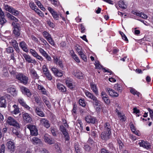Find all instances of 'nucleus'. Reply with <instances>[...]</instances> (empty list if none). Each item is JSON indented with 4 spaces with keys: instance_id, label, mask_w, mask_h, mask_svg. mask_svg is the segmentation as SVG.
Listing matches in <instances>:
<instances>
[{
    "instance_id": "obj_1",
    "label": "nucleus",
    "mask_w": 153,
    "mask_h": 153,
    "mask_svg": "<svg viewBox=\"0 0 153 153\" xmlns=\"http://www.w3.org/2000/svg\"><path fill=\"white\" fill-rule=\"evenodd\" d=\"M16 78L23 84L26 85L28 82V77L22 73H19L16 75Z\"/></svg>"
},
{
    "instance_id": "obj_2",
    "label": "nucleus",
    "mask_w": 153,
    "mask_h": 153,
    "mask_svg": "<svg viewBox=\"0 0 153 153\" xmlns=\"http://www.w3.org/2000/svg\"><path fill=\"white\" fill-rule=\"evenodd\" d=\"M13 26V33L16 37H18L19 36L20 34V28L18 23L13 22L12 24Z\"/></svg>"
},
{
    "instance_id": "obj_3",
    "label": "nucleus",
    "mask_w": 153,
    "mask_h": 153,
    "mask_svg": "<svg viewBox=\"0 0 153 153\" xmlns=\"http://www.w3.org/2000/svg\"><path fill=\"white\" fill-rule=\"evenodd\" d=\"M7 122L10 126L16 127L17 128H20L19 123L13 118L10 116L9 117L7 118Z\"/></svg>"
},
{
    "instance_id": "obj_4",
    "label": "nucleus",
    "mask_w": 153,
    "mask_h": 153,
    "mask_svg": "<svg viewBox=\"0 0 153 153\" xmlns=\"http://www.w3.org/2000/svg\"><path fill=\"white\" fill-rule=\"evenodd\" d=\"M27 128L30 130L32 135L36 136L38 135V130L35 126L28 125L27 126Z\"/></svg>"
},
{
    "instance_id": "obj_5",
    "label": "nucleus",
    "mask_w": 153,
    "mask_h": 153,
    "mask_svg": "<svg viewBox=\"0 0 153 153\" xmlns=\"http://www.w3.org/2000/svg\"><path fill=\"white\" fill-rule=\"evenodd\" d=\"M6 145L11 153H13L14 152L15 149V144L13 140L8 141Z\"/></svg>"
},
{
    "instance_id": "obj_6",
    "label": "nucleus",
    "mask_w": 153,
    "mask_h": 153,
    "mask_svg": "<svg viewBox=\"0 0 153 153\" xmlns=\"http://www.w3.org/2000/svg\"><path fill=\"white\" fill-rule=\"evenodd\" d=\"M59 128L60 131L64 136L65 140H69L70 139V137L65 128L63 125H61L60 126Z\"/></svg>"
},
{
    "instance_id": "obj_7",
    "label": "nucleus",
    "mask_w": 153,
    "mask_h": 153,
    "mask_svg": "<svg viewBox=\"0 0 153 153\" xmlns=\"http://www.w3.org/2000/svg\"><path fill=\"white\" fill-rule=\"evenodd\" d=\"M22 116L24 121L26 123H30L32 121L30 115L28 113L22 112Z\"/></svg>"
},
{
    "instance_id": "obj_8",
    "label": "nucleus",
    "mask_w": 153,
    "mask_h": 153,
    "mask_svg": "<svg viewBox=\"0 0 153 153\" xmlns=\"http://www.w3.org/2000/svg\"><path fill=\"white\" fill-rule=\"evenodd\" d=\"M111 133L107 131H103L101 134V137L102 140L106 141L109 140L111 137Z\"/></svg>"
},
{
    "instance_id": "obj_9",
    "label": "nucleus",
    "mask_w": 153,
    "mask_h": 153,
    "mask_svg": "<svg viewBox=\"0 0 153 153\" xmlns=\"http://www.w3.org/2000/svg\"><path fill=\"white\" fill-rule=\"evenodd\" d=\"M138 144L141 147L147 149H150L151 146L149 143L147 141H144L143 140H140L138 141Z\"/></svg>"
},
{
    "instance_id": "obj_10",
    "label": "nucleus",
    "mask_w": 153,
    "mask_h": 153,
    "mask_svg": "<svg viewBox=\"0 0 153 153\" xmlns=\"http://www.w3.org/2000/svg\"><path fill=\"white\" fill-rule=\"evenodd\" d=\"M26 61L28 63H32L35 64L36 63V61L35 59H33L29 55L26 53H24L23 54Z\"/></svg>"
},
{
    "instance_id": "obj_11",
    "label": "nucleus",
    "mask_w": 153,
    "mask_h": 153,
    "mask_svg": "<svg viewBox=\"0 0 153 153\" xmlns=\"http://www.w3.org/2000/svg\"><path fill=\"white\" fill-rule=\"evenodd\" d=\"M44 139L45 141L49 144H52L54 143V140L51 138V136L47 134H45Z\"/></svg>"
},
{
    "instance_id": "obj_12",
    "label": "nucleus",
    "mask_w": 153,
    "mask_h": 153,
    "mask_svg": "<svg viewBox=\"0 0 153 153\" xmlns=\"http://www.w3.org/2000/svg\"><path fill=\"white\" fill-rule=\"evenodd\" d=\"M18 101L19 103L22 106L26 108L27 110L30 111L32 108L29 107L26 104L24 100L22 98H19L18 99Z\"/></svg>"
},
{
    "instance_id": "obj_13",
    "label": "nucleus",
    "mask_w": 153,
    "mask_h": 153,
    "mask_svg": "<svg viewBox=\"0 0 153 153\" xmlns=\"http://www.w3.org/2000/svg\"><path fill=\"white\" fill-rule=\"evenodd\" d=\"M48 10L51 14L52 16L54 19L58 20L59 19V15L51 7H48Z\"/></svg>"
},
{
    "instance_id": "obj_14",
    "label": "nucleus",
    "mask_w": 153,
    "mask_h": 153,
    "mask_svg": "<svg viewBox=\"0 0 153 153\" xmlns=\"http://www.w3.org/2000/svg\"><path fill=\"white\" fill-rule=\"evenodd\" d=\"M10 44L13 46L17 53L20 52V50L18 46V44L15 40H12L10 42Z\"/></svg>"
},
{
    "instance_id": "obj_15",
    "label": "nucleus",
    "mask_w": 153,
    "mask_h": 153,
    "mask_svg": "<svg viewBox=\"0 0 153 153\" xmlns=\"http://www.w3.org/2000/svg\"><path fill=\"white\" fill-rule=\"evenodd\" d=\"M29 70L30 74L33 78L37 79H39V76L36 71L34 68H30Z\"/></svg>"
},
{
    "instance_id": "obj_16",
    "label": "nucleus",
    "mask_w": 153,
    "mask_h": 153,
    "mask_svg": "<svg viewBox=\"0 0 153 153\" xmlns=\"http://www.w3.org/2000/svg\"><path fill=\"white\" fill-rule=\"evenodd\" d=\"M40 122V123L46 128H48L50 127L49 121L45 118H41Z\"/></svg>"
},
{
    "instance_id": "obj_17",
    "label": "nucleus",
    "mask_w": 153,
    "mask_h": 153,
    "mask_svg": "<svg viewBox=\"0 0 153 153\" xmlns=\"http://www.w3.org/2000/svg\"><path fill=\"white\" fill-rule=\"evenodd\" d=\"M19 46L23 51L26 53L28 52L27 45L24 41H22L19 43Z\"/></svg>"
},
{
    "instance_id": "obj_18",
    "label": "nucleus",
    "mask_w": 153,
    "mask_h": 153,
    "mask_svg": "<svg viewBox=\"0 0 153 153\" xmlns=\"http://www.w3.org/2000/svg\"><path fill=\"white\" fill-rule=\"evenodd\" d=\"M20 89L22 93L26 94L28 97H30L31 95V92L27 88L24 86H22L20 87Z\"/></svg>"
},
{
    "instance_id": "obj_19",
    "label": "nucleus",
    "mask_w": 153,
    "mask_h": 153,
    "mask_svg": "<svg viewBox=\"0 0 153 153\" xmlns=\"http://www.w3.org/2000/svg\"><path fill=\"white\" fill-rule=\"evenodd\" d=\"M75 77L79 79H82L83 76V74L78 70L75 69L72 73Z\"/></svg>"
},
{
    "instance_id": "obj_20",
    "label": "nucleus",
    "mask_w": 153,
    "mask_h": 153,
    "mask_svg": "<svg viewBox=\"0 0 153 153\" xmlns=\"http://www.w3.org/2000/svg\"><path fill=\"white\" fill-rule=\"evenodd\" d=\"M5 96L0 97V107L5 108L7 106V102Z\"/></svg>"
},
{
    "instance_id": "obj_21",
    "label": "nucleus",
    "mask_w": 153,
    "mask_h": 153,
    "mask_svg": "<svg viewBox=\"0 0 153 153\" xmlns=\"http://www.w3.org/2000/svg\"><path fill=\"white\" fill-rule=\"evenodd\" d=\"M53 58L54 62L56 65H59L61 68H63V65L62 61L59 59L56 56H54Z\"/></svg>"
},
{
    "instance_id": "obj_22",
    "label": "nucleus",
    "mask_w": 153,
    "mask_h": 153,
    "mask_svg": "<svg viewBox=\"0 0 153 153\" xmlns=\"http://www.w3.org/2000/svg\"><path fill=\"white\" fill-rule=\"evenodd\" d=\"M86 121L88 123L94 124L95 123L96 119L90 115H88L85 117Z\"/></svg>"
},
{
    "instance_id": "obj_23",
    "label": "nucleus",
    "mask_w": 153,
    "mask_h": 153,
    "mask_svg": "<svg viewBox=\"0 0 153 153\" xmlns=\"http://www.w3.org/2000/svg\"><path fill=\"white\" fill-rule=\"evenodd\" d=\"M107 91H108L109 95L111 97H116L119 96V94L112 89L110 88H107Z\"/></svg>"
},
{
    "instance_id": "obj_24",
    "label": "nucleus",
    "mask_w": 153,
    "mask_h": 153,
    "mask_svg": "<svg viewBox=\"0 0 153 153\" xmlns=\"http://www.w3.org/2000/svg\"><path fill=\"white\" fill-rule=\"evenodd\" d=\"M37 88L39 90L41 91V92L43 94L47 96L48 95V91L42 86L38 84Z\"/></svg>"
},
{
    "instance_id": "obj_25",
    "label": "nucleus",
    "mask_w": 153,
    "mask_h": 153,
    "mask_svg": "<svg viewBox=\"0 0 153 153\" xmlns=\"http://www.w3.org/2000/svg\"><path fill=\"white\" fill-rule=\"evenodd\" d=\"M104 131H107L111 133V127L108 122L105 123L103 126Z\"/></svg>"
},
{
    "instance_id": "obj_26",
    "label": "nucleus",
    "mask_w": 153,
    "mask_h": 153,
    "mask_svg": "<svg viewBox=\"0 0 153 153\" xmlns=\"http://www.w3.org/2000/svg\"><path fill=\"white\" fill-rule=\"evenodd\" d=\"M90 86L91 89L94 94L97 95H98V91L97 88V85L93 82H91L90 83Z\"/></svg>"
},
{
    "instance_id": "obj_27",
    "label": "nucleus",
    "mask_w": 153,
    "mask_h": 153,
    "mask_svg": "<svg viewBox=\"0 0 153 153\" xmlns=\"http://www.w3.org/2000/svg\"><path fill=\"white\" fill-rule=\"evenodd\" d=\"M57 88L59 90L63 93H65L66 92V90L65 87L62 84L58 83L57 85Z\"/></svg>"
},
{
    "instance_id": "obj_28",
    "label": "nucleus",
    "mask_w": 153,
    "mask_h": 153,
    "mask_svg": "<svg viewBox=\"0 0 153 153\" xmlns=\"http://www.w3.org/2000/svg\"><path fill=\"white\" fill-rule=\"evenodd\" d=\"M65 83L68 87L71 89L73 90L74 88V85L72 83V81L69 79H66Z\"/></svg>"
},
{
    "instance_id": "obj_29",
    "label": "nucleus",
    "mask_w": 153,
    "mask_h": 153,
    "mask_svg": "<svg viewBox=\"0 0 153 153\" xmlns=\"http://www.w3.org/2000/svg\"><path fill=\"white\" fill-rule=\"evenodd\" d=\"M42 98L48 108L49 109H50L51 108V105L48 99V98L44 96H42Z\"/></svg>"
},
{
    "instance_id": "obj_30",
    "label": "nucleus",
    "mask_w": 153,
    "mask_h": 153,
    "mask_svg": "<svg viewBox=\"0 0 153 153\" xmlns=\"http://www.w3.org/2000/svg\"><path fill=\"white\" fill-rule=\"evenodd\" d=\"M85 94L88 97L91 99L92 101L97 98L92 93L88 91H85Z\"/></svg>"
},
{
    "instance_id": "obj_31",
    "label": "nucleus",
    "mask_w": 153,
    "mask_h": 153,
    "mask_svg": "<svg viewBox=\"0 0 153 153\" xmlns=\"http://www.w3.org/2000/svg\"><path fill=\"white\" fill-rule=\"evenodd\" d=\"M35 111L37 114L39 116L42 117H45V114L38 107H36Z\"/></svg>"
},
{
    "instance_id": "obj_32",
    "label": "nucleus",
    "mask_w": 153,
    "mask_h": 153,
    "mask_svg": "<svg viewBox=\"0 0 153 153\" xmlns=\"http://www.w3.org/2000/svg\"><path fill=\"white\" fill-rule=\"evenodd\" d=\"M94 106L96 107L97 108L100 109V102L98 100L97 98L94 100L92 102Z\"/></svg>"
},
{
    "instance_id": "obj_33",
    "label": "nucleus",
    "mask_w": 153,
    "mask_h": 153,
    "mask_svg": "<svg viewBox=\"0 0 153 153\" xmlns=\"http://www.w3.org/2000/svg\"><path fill=\"white\" fill-rule=\"evenodd\" d=\"M7 91L8 93H10L13 96H16V92L15 88L12 87H10L7 89Z\"/></svg>"
},
{
    "instance_id": "obj_34",
    "label": "nucleus",
    "mask_w": 153,
    "mask_h": 153,
    "mask_svg": "<svg viewBox=\"0 0 153 153\" xmlns=\"http://www.w3.org/2000/svg\"><path fill=\"white\" fill-rule=\"evenodd\" d=\"M70 54L72 57V58L75 60L77 62H80L79 58L74 53V51H71L70 52Z\"/></svg>"
},
{
    "instance_id": "obj_35",
    "label": "nucleus",
    "mask_w": 153,
    "mask_h": 153,
    "mask_svg": "<svg viewBox=\"0 0 153 153\" xmlns=\"http://www.w3.org/2000/svg\"><path fill=\"white\" fill-rule=\"evenodd\" d=\"M7 17L10 19L13 20L15 22H17L18 21V19L15 17L13 16L9 13H7Z\"/></svg>"
},
{
    "instance_id": "obj_36",
    "label": "nucleus",
    "mask_w": 153,
    "mask_h": 153,
    "mask_svg": "<svg viewBox=\"0 0 153 153\" xmlns=\"http://www.w3.org/2000/svg\"><path fill=\"white\" fill-rule=\"evenodd\" d=\"M130 92L134 95H137L138 97H140L141 95V94L138 92H137L135 89L133 88H130Z\"/></svg>"
},
{
    "instance_id": "obj_37",
    "label": "nucleus",
    "mask_w": 153,
    "mask_h": 153,
    "mask_svg": "<svg viewBox=\"0 0 153 153\" xmlns=\"http://www.w3.org/2000/svg\"><path fill=\"white\" fill-rule=\"evenodd\" d=\"M13 108H14L13 111H12V113L14 114H17L19 112V110L18 106L16 105H14L13 106Z\"/></svg>"
},
{
    "instance_id": "obj_38",
    "label": "nucleus",
    "mask_w": 153,
    "mask_h": 153,
    "mask_svg": "<svg viewBox=\"0 0 153 153\" xmlns=\"http://www.w3.org/2000/svg\"><path fill=\"white\" fill-rule=\"evenodd\" d=\"M74 148L76 153H81V149L79 147V145L78 143H76L74 144Z\"/></svg>"
},
{
    "instance_id": "obj_39",
    "label": "nucleus",
    "mask_w": 153,
    "mask_h": 153,
    "mask_svg": "<svg viewBox=\"0 0 153 153\" xmlns=\"http://www.w3.org/2000/svg\"><path fill=\"white\" fill-rule=\"evenodd\" d=\"M118 4L119 7L122 9H125L126 8V5L123 1H119Z\"/></svg>"
},
{
    "instance_id": "obj_40",
    "label": "nucleus",
    "mask_w": 153,
    "mask_h": 153,
    "mask_svg": "<svg viewBox=\"0 0 153 153\" xmlns=\"http://www.w3.org/2000/svg\"><path fill=\"white\" fill-rule=\"evenodd\" d=\"M7 22V20L5 18V16L0 17V24L3 25Z\"/></svg>"
},
{
    "instance_id": "obj_41",
    "label": "nucleus",
    "mask_w": 153,
    "mask_h": 153,
    "mask_svg": "<svg viewBox=\"0 0 153 153\" xmlns=\"http://www.w3.org/2000/svg\"><path fill=\"white\" fill-rule=\"evenodd\" d=\"M4 9L7 11L10 12L13 7L8 5L7 4H4Z\"/></svg>"
},
{
    "instance_id": "obj_42",
    "label": "nucleus",
    "mask_w": 153,
    "mask_h": 153,
    "mask_svg": "<svg viewBox=\"0 0 153 153\" xmlns=\"http://www.w3.org/2000/svg\"><path fill=\"white\" fill-rule=\"evenodd\" d=\"M10 13L15 16H17L19 14V12L13 8Z\"/></svg>"
},
{
    "instance_id": "obj_43",
    "label": "nucleus",
    "mask_w": 153,
    "mask_h": 153,
    "mask_svg": "<svg viewBox=\"0 0 153 153\" xmlns=\"http://www.w3.org/2000/svg\"><path fill=\"white\" fill-rule=\"evenodd\" d=\"M43 35L46 39L51 36V35L46 31H45L43 32Z\"/></svg>"
},
{
    "instance_id": "obj_44",
    "label": "nucleus",
    "mask_w": 153,
    "mask_h": 153,
    "mask_svg": "<svg viewBox=\"0 0 153 153\" xmlns=\"http://www.w3.org/2000/svg\"><path fill=\"white\" fill-rule=\"evenodd\" d=\"M114 88L115 90L118 91L119 92H121V86L120 85L118 84H115L114 86Z\"/></svg>"
},
{
    "instance_id": "obj_45",
    "label": "nucleus",
    "mask_w": 153,
    "mask_h": 153,
    "mask_svg": "<svg viewBox=\"0 0 153 153\" xmlns=\"http://www.w3.org/2000/svg\"><path fill=\"white\" fill-rule=\"evenodd\" d=\"M102 100L106 104H108L109 103L110 100L107 96H103L102 97Z\"/></svg>"
},
{
    "instance_id": "obj_46",
    "label": "nucleus",
    "mask_w": 153,
    "mask_h": 153,
    "mask_svg": "<svg viewBox=\"0 0 153 153\" xmlns=\"http://www.w3.org/2000/svg\"><path fill=\"white\" fill-rule=\"evenodd\" d=\"M32 141L34 143H36V144L39 143L41 142V140L36 137H33L32 138Z\"/></svg>"
},
{
    "instance_id": "obj_47",
    "label": "nucleus",
    "mask_w": 153,
    "mask_h": 153,
    "mask_svg": "<svg viewBox=\"0 0 153 153\" xmlns=\"http://www.w3.org/2000/svg\"><path fill=\"white\" fill-rule=\"evenodd\" d=\"M6 52L8 53H13L14 51L13 48L12 47H8L6 48Z\"/></svg>"
},
{
    "instance_id": "obj_48",
    "label": "nucleus",
    "mask_w": 153,
    "mask_h": 153,
    "mask_svg": "<svg viewBox=\"0 0 153 153\" xmlns=\"http://www.w3.org/2000/svg\"><path fill=\"white\" fill-rule=\"evenodd\" d=\"M30 53L34 57L36 56L38 54L35 50L32 49L30 50Z\"/></svg>"
},
{
    "instance_id": "obj_49",
    "label": "nucleus",
    "mask_w": 153,
    "mask_h": 153,
    "mask_svg": "<svg viewBox=\"0 0 153 153\" xmlns=\"http://www.w3.org/2000/svg\"><path fill=\"white\" fill-rule=\"evenodd\" d=\"M79 103L80 105L83 107H85V101L83 99H80L79 101Z\"/></svg>"
},
{
    "instance_id": "obj_50",
    "label": "nucleus",
    "mask_w": 153,
    "mask_h": 153,
    "mask_svg": "<svg viewBox=\"0 0 153 153\" xmlns=\"http://www.w3.org/2000/svg\"><path fill=\"white\" fill-rule=\"evenodd\" d=\"M29 6L32 10H34L37 8V6L33 2H30V3Z\"/></svg>"
},
{
    "instance_id": "obj_51",
    "label": "nucleus",
    "mask_w": 153,
    "mask_h": 153,
    "mask_svg": "<svg viewBox=\"0 0 153 153\" xmlns=\"http://www.w3.org/2000/svg\"><path fill=\"white\" fill-rule=\"evenodd\" d=\"M49 43L51 44L52 46H54L55 45L54 42V41L53 40L51 36L48 39H47Z\"/></svg>"
},
{
    "instance_id": "obj_52",
    "label": "nucleus",
    "mask_w": 153,
    "mask_h": 153,
    "mask_svg": "<svg viewBox=\"0 0 153 153\" xmlns=\"http://www.w3.org/2000/svg\"><path fill=\"white\" fill-rule=\"evenodd\" d=\"M80 56L81 58L83 59L85 62H86L87 61V57L82 52L79 55Z\"/></svg>"
},
{
    "instance_id": "obj_53",
    "label": "nucleus",
    "mask_w": 153,
    "mask_h": 153,
    "mask_svg": "<svg viewBox=\"0 0 153 153\" xmlns=\"http://www.w3.org/2000/svg\"><path fill=\"white\" fill-rule=\"evenodd\" d=\"M5 146L4 144L0 146V153H4Z\"/></svg>"
},
{
    "instance_id": "obj_54",
    "label": "nucleus",
    "mask_w": 153,
    "mask_h": 153,
    "mask_svg": "<svg viewBox=\"0 0 153 153\" xmlns=\"http://www.w3.org/2000/svg\"><path fill=\"white\" fill-rule=\"evenodd\" d=\"M54 146L55 148L56 149L57 152L58 153H61V151L58 144L56 143L54 145Z\"/></svg>"
},
{
    "instance_id": "obj_55",
    "label": "nucleus",
    "mask_w": 153,
    "mask_h": 153,
    "mask_svg": "<svg viewBox=\"0 0 153 153\" xmlns=\"http://www.w3.org/2000/svg\"><path fill=\"white\" fill-rule=\"evenodd\" d=\"M63 73L62 71L60 70H58L55 76L58 77H61L63 75Z\"/></svg>"
},
{
    "instance_id": "obj_56",
    "label": "nucleus",
    "mask_w": 153,
    "mask_h": 153,
    "mask_svg": "<svg viewBox=\"0 0 153 153\" xmlns=\"http://www.w3.org/2000/svg\"><path fill=\"white\" fill-rule=\"evenodd\" d=\"M40 16H44V14L38 8L35 10Z\"/></svg>"
},
{
    "instance_id": "obj_57",
    "label": "nucleus",
    "mask_w": 153,
    "mask_h": 153,
    "mask_svg": "<svg viewBox=\"0 0 153 153\" xmlns=\"http://www.w3.org/2000/svg\"><path fill=\"white\" fill-rule=\"evenodd\" d=\"M149 112L150 116L152 119H153V111L150 108H147Z\"/></svg>"
},
{
    "instance_id": "obj_58",
    "label": "nucleus",
    "mask_w": 153,
    "mask_h": 153,
    "mask_svg": "<svg viewBox=\"0 0 153 153\" xmlns=\"http://www.w3.org/2000/svg\"><path fill=\"white\" fill-rule=\"evenodd\" d=\"M47 79L49 80H51L52 79V77L51 74L49 72V73H47L46 75H45Z\"/></svg>"
},
{
    "instance_id": "obj_59",
    "label": "nucleus",
    "mask_w": 153,
    "mask_h": 153,
    "mask_svg": "<svg viewBox=\"0 0 153 153\" xmlns=\"http://www.w3.org/2000/svg\"><path fill=\"white\" fill-rule=\"evenodd\" d=\"M51 70L53 73L54 75H56V74L58 71L59 70L57 68L54 67L52 68Z\"/></svg>"
},
{
    "instance_id": "obj_60",
    "label": "nucleus",
    "mask_w": 153,
    "mask_h": 153,
    "mask_svg": "<svg viewBox=\"0 0 153 153\" xmlns=\"http://www.w3.org/2000/svg\"><path fill=\"white\" fill-rule=\"evenodd\" d=\"M130 127L131 128V130L133 132H134L135 130V128L134 125L132 124V123L131 122L130 124Z\"/></svg>"
},
{
    "instance_id": "obj_61",
    "label": "nucleus",
    "mask_w": 153,
    "mask_h": 153,
    "mask_svg": "<svg viewBox=\"0 0 153 153\" xmlns=\"http://www.w3.org/2000/svg\"><path fill=\"white\" fill-rule=\"evenodd\" d=\"M95 65L96 68L100 69L102 67V66L99 64L98 62H96L95 63Z\"/></svg>"
},
{
    "instance_id": "obj_62",
    "label": "nucleus",
    "mask_w": 153,
    "mask_h": 153,
    "mask_svg": "<svg viewBox=\"0 0 153 153\" xmlns=\"http://www.w3.org/2000/svg\"><path fill=\"white\" fill-rule=\"evenodd\" d=\"M39 52L42 56L44 55L46 53V52L44 50V49L41 48H39Z\"/></svg>"
},
{
    "instance_id": "obj_63",
    "label": "nucleus",
    "mask_w": 153,
    "mask_h": 153,
    "mask_svg": "<svg viewBox=\"0 0 153 153\" xmlns=\"http://www.w3.org/2000/svg\"><path fill=\"white\" fill-rule=\"evenodd\" d=\"M80 48V47H78L76 46V51L78 52L79 55L82 53V49Z\"/></svg>"
},
{
    "instance_id": "obj_64",
    "label": "nucleus",
    "mask_w": 153,
    "mask_h": 153,
    "mask_svg": "<svg viewBox=\"0 0 153 153\" xmlns=\"http://www.w3.org/2000/svg\"><path fill=\"white\" fill-rule=\"evenodd\" d=\"M47 24L52 28H54L55 26L53 22H51L50 21H47Z\"/></svg>"
}]
</instances>
